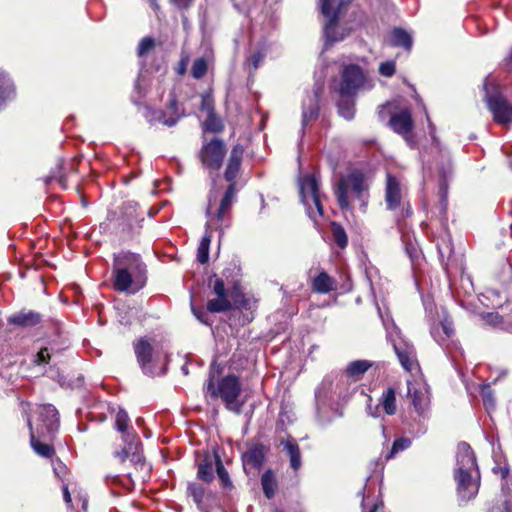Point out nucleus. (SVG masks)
Listing matches in <instances>:
<instances>
[{
	"label": "nucleus",
	"mask_w": 512,
	"mask_h": 512,
	"mask_svg": "<svg viewBox=\"0 0 512 512\" xmlns=\"http://www.w3.org/2000/svg\"><path fill=\"white\" fill-rule=\"evenodd\" d=\"M454 334L453 323L445 318L439 326L431 329V335L435 341L442 345L446 340L450 339Z\"/></svg>",
	"instance_id": "27"
},
{
	"label": "nucleus",
	"mask_w": 512,
	"mask_h": 512,
	"mask_svg": "<svg viewBox=\"0 0 512 512\" xmlns=\"http://www.w3.org/2000/svg\"><path fill=\"white\" fill-rule=\"evenodd\" d=\"M408 394L412 399V404L417 414L420 417H424L430 404L428 389L424 386L415 387L408 384Z\"/></svg>",
	"instance_id": "21"
},
{
	"label": "nucleus",
	"mask_w": 512,
	"mask_h": 512,
	"mask_svg": "<svg viewBox=\"0 0 512 512\" xmlns=\"http://www.w3.org/2000/svg\"><path fill=\"white\" fill-rule=\"evenodd\" d=\"M115 428L117 431L122 433V440L124 441V437L128 433H135L133 429L129 428V416L127 412L123 409H119L115 417Z\"/></svg>",
	"instance_id": "38"
},
{
	"label": "nucleus",
	"mask_w": 512,
	"mask_h": 512,
	"mask_svg": "<svg viewBox=\"0 0 512 512\" xmlns=\"http://www.w3.org/2000/svg\"><path fill=\"white\" fill-rule=\"evenodd\" d=\"M261 485L264 495L268 499L273 498L276 490V481L271 471H267L262 475Z\"/></svg>",
	"instance_id": "40"
},
{
	"label": "nucleus",
	"mask_w": 512,
	"mask_h": 512,
	"mask_svg": "<svg viewBox=\"0 0 512 512\" xmlns=\"http://www.w3.org/2000/svg\"><path fill=\"white\" fill-rule=\"evenodd\" d=\"M185 70H186V68H185V64H184V63H182V64H181V66H180V68H179V73H180V74H183V73L185 72Z\"/></svg>",
	"instance_id": "64"
},
{
	"label": "nucleus",
	"mask_w": 512,
	"mask_h": 512,
	"mask_svg": "<svg viewBox=\"0 0 512 512\" xmlns=\"http://www.w3.org/2000/svg\"><path fill=\"white\" fill-rule=\"evenodd\" d=\"M438 171L440 176L439 183V196H440V206L443 212L446 211L447 208V198H448V183L447 180L452 173V164L451 159L448 153H441L440 159L437 163Z\"/></svg>",
	"instance_id": "17"
},
{
	"label": "nucleus",
	"mask_w": 512,
	"mask_h": 512,
	"mask_svg": "<svg viewBox=\"0 0 512 512\" xmlns=\"http://www.w3.org/2000/svg\"><path fill=\"white\" fill-rule=\"evenodd\" d=\"M331 232L333 240L337 244V246L340 247L341 249L345 248L348 244V237L344 228L340 224L332 222Z\"/></svg>",
	"instance_id": "42"
},
{
	"label": "nucleus",
	"mask_w": 512,
	"mask_h": 512,
	"mask_svg": "<svg viewBox=\"0 0 512 512\" xmlns=\"http://www.w3.org/2000/svg\"><path fill=\"white\" fill-rule=\"evenodd\" d=\"M371 367L372 362L368 360H355L347 365L345 371L348 377L359 380Z\"/></svg>",
	"instance_id": "31"
},
{
	"label": "nucleus",
	"mask_w": 512,
	"mask_h": 512,
	"mask_svg": "<svg viewBox=\"0 0 512 512\" xmlns=\"http://www.w3.org/2000/svg\"><path fill=\"white\" fill-rule=\"evenodd\" d=\"M389 43L395 47H403L406 50H410L412 47L411 35L402 28H395L391 34Z\"/></svg>",
	"instance_id": "29"
},
{
	"label": "nucleus",
	"mask_w": 512,
	"mask_h": 512,
	"mask_svg": "<svg viewBox=\"0 0 512 512\" xmlns=\"http://www.w3.org/2000/svg\"><path fill=\"white\" fill-rule=\"evenodd\" d=\"M241 383L238 377L228 375L222 378L218 385L215 386L213 378H210L207 383V392L212 398L219 397L227 410L240 414L244 405V400H240Z\"/></svg>",
	"instance_id": "6"
},
{
	"label": "nucleus",
	"mask_w": 512,
	"mask_h": 512,
	"mask_svg": "<svg viewBox=\"0 0 512 512\" xmlns=\"http://www.w3.org/2000/svg\"><path fill=\"white\" fill-rule=\"evenodd\" d=\"M124 447L121 451L115 452V456L121 462L129 459L135 466L143 468L145 466L143 456L141 454V443L136 433H128L124 437Z\"/></svg>",
	"instance_id": "15"
},
{
	"label": "nucleus",
	"mask_w": 512,
	"mask_h": 512,
	"mask_svg": "<svg viewBox=\"0 0 512 512\" xmlns=\"http://www.w3.org/2000/svg\"><path fill=\"white\" fill-rule=\"evenodd\" d=\"M379 407L376 406L374 409H372L371 406L368 407V413L373 416V417H377L378 414H377V411H378Z\"/></svg>",
	"instance_id": "58"
},
{
	"label": "nucleus",
	"mask_w": 512,
	"mask_h": 512,
	"mask_svg": "<svg viewBox=\"0 0 512 512\" xmlns=\"http://www.w3.org/2000/svg\"><path fill=\"white\" fill-rule=\"evenodd\" d=\"M322 93V86L315 84L313 91L303 100L302 105V128L316 120L319 115V98Z\"/></svg>",
	"instance_id": "16"
},
{
	"label": "nucleus",
	"mask_w": 512,
	"mask_h": 512,
	"mask_svg": "<svg viewBox=\"0 0 512 512\" xmlns=\"http://www.w3.org/2000/svg\"><path fill=\"white\" fill-rule=\"evenodd\" d=\"M231 300L237 309L251 311L256 307L257 299L250 294H245L238 286H234L231 291Z\"/></svg>",
	"instance_id": "25"
},
{
	"label": "nucleus",
	"mask_w": 512,
	"mask_h": 512,
	"mask_svg": "<svg viewBox=\"0 0 512 512\" xmlns=\"http://www.w3.org/2000/svg\"><path fill=\"white\" fill-rule=\"evenodd\" d=\"M172 1L177 7L181 8V9H185L191 5L193 0H172Z\"/></svg>",
	"instance_id": "55"
},
{
	"label": "nucleus",
	"mask_w": 512,
	"mask_h": 512,
	"mask_svg": "<svg viewBox=\"0 0 512 512\" xmlns=\"http://www.w3.org/2000/svg\"><path fill=\"white\" fill-rule=\"evenodd\" d=\"M266 57V51L263 48H260L253 52L246 60V68L251 75L255 72L260 65L263 63Z\"/></svg>",
	"instance_id": "39"
},
{
	"label": "nucleus",
	"mask_w": 512,
	"mask_h": 512,
	"mask_svg": "<svg viewBox=\"0 0 512 512\" xmlns=\"http://www.w3.org/2000/svg\"><path fill=\"white\" fill-rule=\"evenodd\" d=\"M483 319L491 324V325H497L501 322V317L498 313H487L486 315L483 316Z\"/></svg>",
	"instance_id": "54"
},
{
	"label": "nucleus",
	"mask_w": 512,
	"mask_h": 512,
	"mask_svg": "<svg viewBox=\"0 0 512 512\" xmlns=\"http://www.w3.org/2000/svg\"><path fill=\"white\" fill-rule=\"evenodd\" d=\"M213 292L217 297L228 296L227 291L225 289L224 281L222 279L217 278L215 280Z\"/></svg>",
	"instance_id": "53"
},
{
	"label": "nucleus",
	"mask_w": 512,
	"mask_h": 512,
	"mask_svg": "<svg viewBox=\"0 0 512 512\" xmlns=\"http://www.w3.org/2000/svg\"><path fill=\"white\" fill-rule=\"evenodd\" d=\"M395 62L394 61H386V62H382L380 65H379V73L382 75V76H385V77H391L394 75L395 73Z\"/></svg>",
	"instance_id": "49"
},
{
	"label": "nucleus",
	"mask_w": 512,
	"mask_h": 512,
	"mask_svg": "<svg viewBox=\"0 0 512 512\" xmlns=\"http://www.w3.org/2000/svg\"><path fill=\"white\" fill-rule=\"evenodd\" d=\"M505 65L510 67L512 65V49L510 54L504 59Z\"/></svg>",
	"instance_id": "59"
},
{
	"label": "nucleus",
	"mask_w": 512,
	"mask_h": 512,
	"mask_svg": "<svg viewBox=\"0 0 512 512\" xmlns=\"http://www.w3.org/2000/svg\"><path fill=\"white\" fill-rule=\"evenodd\" d=\"M134 352L143 373L148 376L156 375L158 354L155 352L149 341L145 338L139 339L134 344Z\"/></svg>",
	"instance_id": "13"
},
{
	"label": "nucleus",
	"mask_w": 512,
	"mask_h": 512,
	"mask_svg": "<svg viewBox=\"0 0 512 512\" xmlns=\"http://www.w3.org/2000/svg\"><path fill=\"white\" fill-rule=\"evenodd\" d=\"M187 495L201 512H209L211 508L210 502L214 497L211 491H206L201 484L192 482L187 486Z\"/></svg>",
	"instance_id": "19"
},
{
	"label": "nucleus",
	"mask_w": 512,
	"mask_h": 512,
	"mask_svg": "<svg viewBox=\"0 0 512 512\" xmlns=\"http://www.w3.org/2000/svg\"><path fill=\"white\" fill-rule=\"evenodd\" d=\"M28 426L31 430V438H30V442H31V446L33 448V450L40 456H43V457H51L53 456L54 454V448L49 445V444H46V443H42L40 442L38 439L35 438L33 432H32V423H31V420L28 419Z\"/></svg>",
	"instance_id": "34"
},
{
	"label": "nucleus",
	"mask_w": 512,
	"mask_h": 512,
	"mask_svg": "<svg viewBox=\"0 0 512 512\" xmlns=\"http://www.w3.org/2000/svg\"><path fill=\"white\" fill-rule=\"evenodd\" d=\"M181 116L182 114L178 112L175 98L170 99V104L166 112L147 108L145 115L149 122H160L168 127L176 125Z\"/></svg>",
	"instance_id": "18"
},
{
	"label": "nucleus",
	"mask_w": 512,
	"mask_h": 512,
	"mask_svg": "<svg viewBox=\"0 0 512 512\" xmlns=\"http://www.w3.org/2000/svg\"><path fill=\"white\" fill-rule=\"evenodd\" d=\"M231 308L232 302L228 299V296L217 297L207 303V310L211 313L227 312Z\"/></svg>",
	"instance_id": "36"
},
{
	"label": "nucleus",
	"mask_w": 512,
	"mask_h": 512,
	"mask_svg": "<svg viewBox=\"0 0 512 512\" xmlns=\"http://www.w3.org/2000/svg\"><path fill=\"white\" fill-rule=\"evenodd\" d=\"M265 458V450L262 445H254L250 447L244 454V461L252 467H260Z\"/></svg>",
	"instance_id": "30"
},
{
	"label": "nucleus",
	"mask_w": 512,
	"mask_h": 512,
	"mask_svg": "<svg viewBox=\"0 0 512 512\" xmlns=\"http://www.w3.org/2000/svg\"><path fill=\"white\" fill-rule=\"evenodd\" d=\"M81 501H82V508H83L84 510H86V509H87V505H88L87 500L84 498V499H81Z\"/></svg>",
	"instance_id": "62"
},
{
	"label": "nucleus",
	"mask_w": 512,
	"mask_h": 512,
	"mask_svg": "<svg viewBox=\"0 0 512 512\" xmlns=\"http://www.w3.org/2000/svg\"><path fill=\"white\" fill-rule=\"evenodd\" d=\"M369 185L365 175L353 171L341 177L335 188V196L342 210H350L352 201H358L362 211L366 210L369 198Z\"/></svg>",
	"instance_id": "3"
},
{
	"label": "nucleus",
	"mask_w": 512,
	"mask_h": 512,
	"mask_svg": "<svg viewBox=\"0 0 512 512\" xmlns=\"http://www.w3.org/2000/svg\"><path fill=\"white\" fill-rule=\"evenodd\" d=\"M16 96V88L13 80L2 69H0V111L7 102L12 101Z\"/></svg>",
	"instance_id": "24"
},
{
	"label": "nucleus",
	"mask_w": 512,
	"mask_h": 512,
	"mask_svg": "<svg viewBox=\"0 0 512 512\" xmlns=\"http://www.w3.org/2000/svg\"><path fill=\"white\" fill-rule=\"evenodd\" d=\"M151 4V6L154 8V9H157L158 8V5L156 3V0H148Z\"/></svg>",
	"instance_id": "63"
},
{
	"label": "nucleus",
	"mask_w": 512,
	"mask_h": 512,
	"mask_svg": "<svg viewBox=\"0 0 512 512\" xmlns=\"http://www.w3.org/2000/svg\"><path fill=\"white\" fill-rule=\"evenodd\" d=\"M215 465L218 478L223 488L232 489L233 483L229 477L228 471L225 469L220 457L215 454Z\"/></svg>",
	"instance_id": "41"
},
{
	"label": "nucleus",
	"mask_w": 512,
	"mask_h": 512,
	"mask_svg": "<svg viewBox=\"0 0 512 512\" xmlns=\"http://www.w3.org/2000/svg\"><path fill=\"white\" fill-rule=\"evenodd\" d=\"M8 323L18 328H31L38 325L42 316L38 312L23 309L8 317Z\"/></svg>",
	"instance_id": "22"
},
{
	"label": "nucleus",
	"mask_w": 512,
	"mask_h": 512,
	"mask_svg": "<svg viewBox=\"0 0 512 512\" xmlns=\"http://www.w3.org/2000/svg\"><path fill=\"white\" fill-rule=\"evenodd\" d=\"M40 417L49 433H53L58 429V411L53 405H44L40 412Z\"/></svg>",
	"instance_id": "28"
},
{
	"label": "nucleus",
	"mask_w": 512,
	"mask_h": 512,
	"mask_svg": "<svg viewBox=\"0 0 512 512\" xmlns=\"http://www.w3.org/2000/svg\"><path fill=\"white\" fill-rule=\"evenodd\" d=\"M202 108L203 109H207L209 112L212 111V109H210V105H209L208 99L203 98V100H202Z\"/></svg>",
	"instance_id": "61"
},
{
	"label": "nucleus",
	"mask_w": 512,
	"mask_h": 512,
	"mask_svg": "<svg viewBox=\"0 0 512 512\" xmlns=\"http://www.w3.org/2000/svg\"><path fill=\"white\" fill-rule=\"evenodd\" d=\"M334 280L324 271L320 272L312 282V287L315 292L328 293L333 290Z\"/></svg>",
	"instance_id": "33"
},
{
	"label": "nucleus",
	"mask_w": 512,
	"mask_h": 512,
	"mask_svg": "<svg viewBox=\"0 0 512 512\" xmlns=\"http://www.w3.org/2000/svg\"><path fill=\"white\" fill-rule=\"evenodd\" d=\"M338 384L334 385L330 378H324L315 391L316 414L320 424L331 423L332 418L326 416V409L330 406L333 395L336 394Z\"/></svg>",
	"instance_id": "10"
},
{
	"label": "nucleus",
	"mask_w": 512,
	"mask_h": 512,
	"mask_svg": "<svg viewBox=\"0 0 512 512\" xmlns=\"http://www.w3.org/2000/svg\"><path fill=\"white\" fill-rule=\"evenodd\" d=\"M113 286L118 292L135 294L147 282V268L139 254L121 251L113 258Z\"/></svg>",
	"instance_id": "1"
},
{
	"label": "nucleus",
	"mask_w": 512,
	"mask_h": 512,
	"mask_svg": "<svg viewBox=\"0 0 512 512\" xmlns=\"http://www.w3.org/2000/svg\"><path fill=\"white\" fill-rule=\"evenodd\" d=\"M191 310L197 320L205 325H210L208 321V315L203 308H196L193 304H191Z\"/></svg>",
	"instance_id": "51"
},
{
	"label": "nucleus",
	"mask_w": 512,
	"mask_h": 512,
	"mask_svg": "<svg viewBox=\"0 0 512 512\" xmlns=\"http://www.w3.org/2000/svg\"><path fill=\"white\" fill-rule=\"evenodd\" d=\"M215 201L216 196H214V191L208 196V204L206 208V216H207V222L205 225V235L203 236L198 250H197V260L201 264H205L208 261L209 258V247L211 243V230L214 227V225L218 222H222L223 220H218L215 216Z\"/></svg>",
	"instance_id": "11"
},
{
	"label": "nucleus",
	"mask_w": 512,
	"mask_h": 512,
	"mask_svg": "<svg viewBox=\"0 0 512 512\" xmlns=\"http://www.w3.org/2000/svg\"><path fill=\"white\" fill-rule=\"evenodd\" d=\"M454 479L457 483V492L461 500L468 501L477 495L480 485V473L474 452L465 442L459 443L457 446Z\"/></svg>",
	"instance_id": "2"
},
{
	"label": "nucleus",
	"mask_w": 512,
	"mask_h": 512,
	"mask_svg": "<svg viewBox=\"0 0 512 512\" xmlns=\"http://www.w3.org/2000/svg\"><path fill=\"white\" fill-rule=\"evenodd\" d=\"M225 154L226 148L224 142L218 138H214L202 146L200 159L205 168L218 171L222 166Z\"/></svg>",
	"instance_id": "12"
},
{
	"label": "nucleus",
	"mask_w": 512,
	"mask_h": 512,
	"mask_svg": "<svg viewBox=\"0 0 512 512\" xmlns=\"http://www.w3.org/2000/svg\"><path fill=\"white\" fill-rule=\"evenodd\" d=\"M403 190L400 181L392 174H387L385 201L389 210H396L401 206Z\"/></svg>",
	"instance_id": "20"
},
{
	"label": "nucleus",
	"mask_w": 512,
	"mask_h": 512,
	"mask_svg": "<svg viewBox=\"0 0 512 512\" xmlns=\"http://www.w3.org/2000/svg\"><path fill=\"white\" fill-rule=\"evenodd\" d=\"M380 404L388 415H394L396 413V394L393 388L390 387L383 392L380 398Z\"/></svg>",
	"instance_id": "35"
},
{
	"label": "nucleus",
	"mask_w": 512,
	"mask_h": 512,
	"mask_svg": "<svg viewBox=\"0 0 512 512\" xmlns=\"http://www.w3.org/2000/svg\"><path fill=\"white\" fill-rule=\"evenodd\" d=\"M383 508V502L382 501H379L377 503L374 504L373 508L371 509L370 512H379L380 509Z\"/></svg>",
	"instance_id": "57"
},
{
	"label": "nucleus",
	"mask_w": 512,
	"mask_h": 512,
	"mask_svg": "<svg viewBox=\"0 0 512 512\" xmlns=\"http://www.w3.org/2000/svg\"><path fill=\"white\" fill-rule=\"evenodd\" d=\"M283 446L284 451L289 456L290 466L294 471H298L301 468V452L299 445L292 437L281 440L280 443Z\"/></svg>",
	"instance_id": "26"
},
{
	"label": "nucleus",
	"mask_w": 512,
	"mask_h": 512,
	"mask_svg": "<svg viewBox=\"0 0 512 512\" xmlns=\"http://www.w3.org/2000/svg\"><path fill=\"white\" fill-rule=\"evenodd\" d=\"M410 445H411V440L409 438L400 437V438L396 439L393 442L392 448H391L390 452L387 454L386 458L387 459L392 458L398 452L404 451L405 449L409 448Z\"/></svg>",
	"instance_id": "47"
},
{
	"label": "nucleus",
	"mask_w": 512,
	"mask_h": 512,
	"mask_svg": "<svg viewBox=\"0 0 512 512\" xmlns=\"http://www.w3.org/2000/svg\"><path fill=\"white\" fill-rule=\"evenodd\" d=\"M65 469V466L62 463H59V467H54L55 474L60 477V472Z\"/></svg>",
	"instance_id": "60"
},
{
	"label": "nucleus",
	"mask_w": 512,
	"mask_h": 512,
	"mask_svg": "<svg viewBox=\"0 0 512 512\" xmlns=\"http://www.w3.org/2000/svg\"><path fill=\"white\" fill-rule=\"evenodd\" d=\"M156 46L152 37H144L138 44L137 55L140 58L146 57Z\"/></svg>",
	"instance_id": "45"
},
{
	"label": "nucleus",
	"mask_w": 512,
	"mask_h": 512,
	"mask_svg": "<svg viewBox=\"0 0 512 512\" xmlns=\"http://www.w3.org/2000/svg\"><path fill=\"white\" fill-rule=\"evenodd\" d=\"M489 81L484 83L485 99L488 109L493 114L494 120L501 124L507 125L512 121V106L497 91H489Z\"/></svg>",
	"instance_id": "9"
},
{
	"label": "nucleus",
	"mask_w": 512,
	"mask_h": 512,
	"mask_svg": "<svg viewBox=\"0 0 512 512\" xmlns=\"http://www.w3.org/2000/svg\"><path fill=\"white\" fill-rule=\"evenodd\" d=\"M203 126L204 130L209 132H220L223 129L221 120L216 117L213 111L208 112V117L205 120Z\"/></svg>",
	"instance_id": "43"
},
{
	"label": "nucleus",
	"mask_w": 512,
	"mask_h": 512,
	"mask_svg": "<svg viewBox=\"0 0 512 512\" xmlns=\"http://www.w3.org/2000/svg\"><path fill=\"white\" fill-rule=\"evenodd\" d=\"M197 476L204 482H211L214 478L213 462L210 457H205L198 465Z\"/></svg>",
	"instance_id": "37"
},
{
	"label": "nucleus",
	"mask_w": 512,
	"mask_h": 512,
	"mask_svg": "<svg viewBox=\"0 0 512 512\" xmlns=\"http://www.w3.org/2000/svg\"><path fill=\"white\" fill-rule=\"evenodd\" d=\"M207 61L204 58L194 60L191 67V74L195 79H201L207 72Z\"/></svg>",
	"instance_id": "46"
},
{
	"label": "nucleus",
	"mask_w": 512,
	"mask_h": 512,
	"mask_svg": "<svg viewBox=\"0 0 512 512\" xmlns=\"http://www.w3.org/2000/svg\"><path fill=\"white\" fill-rule=\"evenodd\" d=\"M480 394L483 400V404L488 412L495 408V398L489 385H482L480 388Z\"/></svg>",
	"instance_id": "44"
},
{
	"label": "nucleus",
	"mask_w": 512,
	"mask_h": 512,
	"mask_svg": "<svg viewBox=\"0 0 512 512\" xmlns=\"http://www.w3.org/2000/svg\"><path fill=\"white\" fill-rule=\"evenodd\" d=\"M298 184L301 202L306 207L308 216L316 221L311 210V204L315 206L318 216L324 215L319 182L315 175L306 174L299 178Z\"/></svg>",
	"instance_id": "8"
},
{
	"label": "nucleus",
	"mask_w": 512,
	"mask_h": 512,
	"mask_svg": "<svg viewBox=\"0 0 512 512\" xmlns=\"http://www.w3.org/2000/svg\"><path fill=\"white\" fill-rule=\"evenodd\" d=\"M62 491H63V499H64L65 503L70 504L71 503V495H70L69 488H68L67 484H63Z\"/></svg>",
	"instance_id": "56"
},
{
	"label": "nucleus",
	"mask_w": 512,
	"mask_h": 512,
	"mask_svg": "<svg viewBox=\"0 0 512 512\" xmlns=\"http://www.w3.org/2000/svg\"><path fill=\"white\" fill-rule=\"evenodd\" d=\"M243 154L244 147L240 144L234 145L230 152V157L224 173L225 180L229 182V186L222 196L219 204L217 201H215L214 206L215 216L218 220H224L225 213L229 211L234 202L236 196L235 179L240 170ZM212 191H214V196H216V200H218V192L215 188V180H213V186L209 195L212 193Z\"/></svg>",
	"instance_id": "4"
},
{
	"label": "nucleus",
	"mask_w": 512,
	"mask_h": 512,
	"mask_svg": "<svg viewBox=\"0 0 512 512\" xmlns=\"http://www.w3.org/2000/svg\"><path fill=\"white\" fill-rule=\"evenodd\" d=\"M352 0H320L321 13L326 19L324 24L325 49L336 42L344 40L350 29L341 27L338 23L342 10Z\"/></svg>",
	"instance_id": "5"
},
{
	"label": "nucleus",
	"mask_w": 512,
	"mask_h": 512,
	"mask_svg": "<svg viewBox=\"0 0 512 512\" xmlns=\"http://www.w3.org/2000/svg\"><path fill=\"white\" fill-rule=\"evenodd\" d=\"M365 76L358 65L350 64L343 67L341 73L340 95H356L364 85Z\"/></svg>",
	"instance_id": "14"
},
{
	"label": "nucleus",
	"mask_w": 512,
	"mask_h": 512,
	"mask_svg": "<svg viewBox=\"0 0 512 512\" xmlns=\"http://www.w3.org/2000/svg\"><path fill=\"white\" fill-rule=\"evenodd\" d=\"M354 95H340L338 102V110L340 116L346 120H351L355 115V100Z\"/></svg>",
	"instance_id": "32"
},
{
	"label": "nucleus",
	"mask_w": 512,
	"mask_h": 512,
	"mask_svg": "<svg viewBox=\"0 0 512 512\" xmlns=\"http://www.w3.org/2000/svg\"><path fill=\"white\" fill-rule=\"evenodd\" d=\"M389 125L393 131L398 134H408L413 128L411 112L408 109H403L400 112L393 114L389 120Z\"/></svg>",
	"instance_id": "23"
},
{
	"label": "nucleus",
	"mask_w": 512,
	"mask_h": 512,
	"mask_svg": "<svg viewBox=\"0 0 512 512\" xmlns=\"http://www.w3.org/2000/svg\"><path fill=\"white\" fill-rule=\"evenodd\" d=\"M489 512H512V499L506 498L501 505L493 506Z\"/></svg>",
	"instance_id": "52"
},
{
	"label": "nucleus",
	"mask_w": 512,
	"mask_h": 512,
	"mask_svg": "<svg viewBox=\"0 0 512 512\" xmlns=\"http://www.w3.org/2000/svg\"><path fill=\"white\" fill-rule=\"evenodd\" d=\"M379 316L387 332V338L392 343L393 349L401 366L406 371H411L416 364V353L412 343L407 341L399 328L388 316L385 318L378 308Z\"/></svg>",
	"instance_id": "7"
},
{
	"label": "nucleus",
	"mask_w": 512,
	"mask_h": 512,
	"mask_svg": "<svg viewBox=\"0 0 512 512\" xmlns=\"http://www.w3.org/2000/svg\"><path fill=\"white\" fill-rule=\"evenodd\" d=\"M53 181H57L62 187H65V176L62 174L61 165H57L50 175L45 178L46 185Z\"/></svg>",
	"instance_id": "48"
},
{
	"label": "nucleus",
	"mask_w": 512,
	"mask_h": 512,
	"mask_svg": "<svg viewBox=\"0 0 512 512\" xmlns=\"http://www.w3.org/2000/svg\"><path fill=\"white\" fill-rule=\"evenodd\" d=\"M50 360V353L48 348H42L35 356L34 363L37 365L47 364Z\"/></svg>",
	"instance_id": "50"
}]
</instances>
